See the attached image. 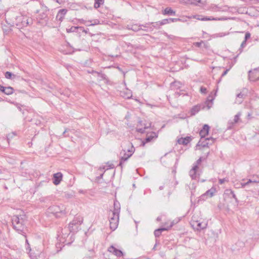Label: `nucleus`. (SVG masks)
<instances>
[{"instance_id":"f257e3e1","label":"nucleus","mask_w":259,"mask_h":259,"mask_svg":"<svg viewBox=\"0 0 259 259\" xmlns=\"http://www.w3.org/2000/svg\"><path fill=\"white\" fill-rule=\"evenodd\" d=\"M58 233L59 234H58V239L65 244H70L74 240V234L72 233L70 235L69 227L62 229L61 233Z\"/></svg>"},{"instance_id":"f03ea898","label":"nucleus","mask_w":259,"mask_h":259,"mask_svg":"<svg viewBox=\"0 0 259 259\" xmlns=\"http://www.w3.org/2000/svg\"><path fill=\"white\" fill-rule=\"evenodd\" d=\"M15 24L19 29H22L32 24V19L27 15H20L15 18Z\"/></svg>"},{"instance_id":"7ed1b4c3","label":"nucleus","mask_w":259,"mask_h":259,"mask_svg":"<svg viewBox=\"0 0 259 259\" xmlns=\"http://www.w3.org/2000/svg\"><path fill=\"white\" fill-rule=\"evenodd\" d=\"M12 223L14 229L19 233L23 232L25 228L24 220L22 217L14 215L12 219Z\"/></svg>"},{"instance_id":"20e7f679","label":"nucleus","mask_w":259,"mask_h":259,"mask_svg":"<svg viewBox=\"0 0 259 259\" xmlns=\"http://www.w3.org/2000/svg\"><path fill=\"white\" fill-rule=\"evenodd\" d=\"M82 222V217L79 215L75 217L68 226L70 232H77L78 229V226L81 225Z\"/></svg>"},{"instance_id":"39448f33","label":"nucleus","mask_w":259,"mask_h":259,"mask_svg":"<svg viewBox=\"0 0 259 259\" xmlns=\"http://www.w3.org/2000/svg\"><path fill=\"white\" fill-rule=\"evenodd\" d=\"M167 21L165 20H162L160 21L156 22H149L143 25L144 28H147L145 31L147 32L152 31L153 30V28L159 29L161 25L165 24V22Z\"/></svg>"},{"instance_id":"423d86ee","label":"nucleus","mask_w":259,"mask_h":259,"mask_svg":"<svg viewBox=\"0 0 259 259\" xmlns=\"http://www.w3.org/2000/svg\"><path fill=\"white\" fill-rule=\"evenodd\" d=\"M63 207V206H62V208L60 206L58 205L51 206L48 208L47 213H52L57 218L60 217L61 214H65V210Z\"/></svg>"},{"instance_id":"0eeeda50","label":"nucleus","mask_w":259,"mask_h":259,"mask_svg":"<svg viewBox=\"0 0 259 259\" xmlns=\"http://www.w3.org/2000/svg\"><path fill=\"white\" fill-rule=\"evenodd\" d=\"M49 10L47 6L44 5H41V9L40 10H37L36 12V13H39L37 19L39 20H43L46 23L48 22L49 19L47 12Z\"/></svg>"},{"instance_id":"6e6552de","label":"nucleus","mask_w":259,"mask_h":259,"mask_svg":"<svg viewBox=\"0 0 259 259\" xmlns=\"http://www.w3.org/2000/svg\"><path fill=\"white\" fill-rule=\"evenodd\" d=\"M135 151V148L133 146H132L131 149L127 150L128 153H125V151L124 150V154L120 159V161L118 165L121 166V168L122 167V163L123 162L126 161L134 153Z\"/></svg>"},{"instance_id":"1a4fd4ad","label":"nucleus","mask_w":259,"mask_h":259,"mask_svg":"<svg viewBox=\"0 0 259 259\" xmlns=\"http://www.w3.org/2000/svg\"><path fill=\"white\" fill-rule=\"evenodd\" d=\"M151 123L150 122L147 124L145 122L143 123L142 120H139L136 131L138 133L143 134L145 133V130L148 129L151 126Z\"/></svg>"},{"instance_id":"9d476101","label":"nucleus","mask_w":259,"mask_h":259,"mask_svg":"<svg viewBox=\"0 0 259 259\" xmlns=\"http://www.w3.org/2000/svg\"><path fill=\"white\" fill-rule=\"evenodd\" d=\"M214 141L215 139L212 137L207 138L204 140L201 138L197 145L201 146L203 147H208V145L212 144Z\"/></svg>"},{"instance_id":"9b49d317","label":"nucleus","mask_w":259,"mask_h":259,"mask_svg":"<svg viewBox=\"0 0 259 259\" xmlns=\"http://www.w3.org/2000/svg\"><path fill=\"white\" fill-rule=\"evenodd\" d=\"M248 77L250 80L254 81L259 79V68L249 71Z\"/></svg>"},{"instance_id":"f8f14e48","label":"nucleus","mask_w":259,"mask_h":259,"mask_svg":"<svg viewBox=\"0 0 259 259\" xmlns=\"http://www.w3.org/2000/svg\"><path fill=\"white\" fill-rule=\"evenodd\" d=\"M114 217L117 216L116 225L114 226V230L117 228L119 220L120 204L118 202L114 200Z\"/></svg>"},{"instance_id":"ddd939ff","label":"nucleus","mask_w":259,"mask_h":259,"mask_svg":"<svg viewBox=\"0 0 259 259\" xmlns=\"http://www.w3.org/2000/svg\"><path fill=\"white\" fill-rule=\"evenodd\" d=\"M198 169V166H197V164H195L193 166L192 168L190 170L189 175L192 179H196L198 178V176L199 175Z\"/></svg>"},{"instance_id":"4468645a","label":"nucleus","mask_w":259,"mask_h":259,"mask_svg":"<svg viewBox=\"0 0 259 259\" xmlns=\"http://www.w3.org/2000/svg\"><path fill=\"white\" fill-rule=\"evenodd\" d=\"M119 95L125 99H130L132 96V93L131 90L125 89L119 92Z\"/></svg>"},{"instance_id":"2eb2a0df","label":"nucleus","mask_w":259,"mask_h":259,"mask_svg":"<svg viewBox=\"0 0 259 259\" xmlns=\"http://www.w3.org/2000/svg\"><path fill=\"white\" fill-rule=\"evenodd\" d=\"M62 173L60 172L54 174L53 175V183L56 185L59 184L62 181Z\"/></svg>"},{"instance_id":"dca6fc26","label":"nucleus","mask_w":259,"mask_h":259,"mask_svg":"<svg viewBox=\"0 0 259 259\" xmlns=\"http://www.w3.org/2000/svg\"><path fill=\"white\" fill-rule=\"evenodd\" d=\"M215 190V189L213 188L207 190L205 193H204L200 196L201 199L202 200H204L208 197H211L213 195Z\"/></svg>"},{"instance_id":"f3484780","label":"nucleus","mask_w":259,"mask_h":259,"mask_svg":"<svg viewBox=\"0 0 259 259\" xmlns=\"http://www.w3.org/2000/svg\"><path fill=\"white\" fill-rule=\"evenodd\" d=\"M67 10L65 9H62L58 11L56 19L60 22H62L66 15Z\"/></svg>"},{"instance_id":"a211bd4d","label":"nucleus","mask_w":259,"mask_h":259,"mask_svg":"<svg viewBox=\"0 0 259 259\" xmlns=\"http://www.w3.org/2000/svg\"><path fill=\"white\" fill-rule=\"evenodd\" d=\"M209 126L207 124L203 125V128L199 132V135L201 139H203L208 134Z\"/></svg>"},{"instance_id":"6ab92c4d","label":"nucleus","mask_w":259,"mask_h":259,"mask_svg":"<svg viewBox=\"0 0 259 259\" xmlns=\"http://www.w3.org/2000/svg\"><path fill=\"white\" fill-rule=\"evenodd\" d=\"M157 137V134L155 132H152L149 135H147L145 141L142 142V145L144 146L146 143L150 142L152 140L153 138H156Z\"/></svg>"},{"instance_id":"aec40b11","label":"nucleus","mask_w":259,"mask_h":259,"mask_svg":"<svg viewBox=\"0 0 259 259\" xmlns=\"http://www.w3.org/2000/svg\"><path fill=\"white\" fill-rule=\"evenodd\" d=\"M143 25H138V24L127 25V28L129 30H132L135 32L138 31L140 30H143L145 31L146 29L142 28V27H143Z\"/></svg>"},{"instance_id":"412c9836","label":"nucleus","mask_w":259,"mask_h":259,"mask_svg":"<svg viewBox=\"0 0 259 259\" xmlns=\"http://www.w3.org/2000/svg\"><path fill=\"white\" fill-rule=\"evenodd\" d=\"M192 140L191 137H186L185 138H181L178 140V143L179 144H182L184 145H187Z\"/></svg>"},{"instance_id":"4be33fe9","label":"nucleus","mask_w":259,"mask_h":259,"mask_svg":"<svg viewBox=\"0 0 259 259\" xmlns=\"http://www.w3.org/2000/svg\"><path fill=\"white\" fill-rule=\"evenodd\" d=\"M173 225H174V223H172L170 225V226L168 228H161L156 229V230H155V231L154 232L155 236L156 237H158L160 236V235H161L162 231L167 230L168 229H169V228L172 227Z\"/></svg>"},{"instance_id":"5701e85b","label":"nucleus","mask_w":259,"mask_h":259,"mask_svg":"<svg viewBox=\"0 0 259 259\" xmlns=\"http://www.w3.org/2000/svg\"><path fill=\"white\" fill-rule=\"evenodd\" d=\"M164 15L174 16L176 15V12L173 11L170 7L166 8L162 12Z\"/></svg>"},{"instance_id":"b1692460","label":"nucleus","mask_w":259,"mask_h":259,"mask_svg":"<svg viewBox=\"0 0 259 259\" xmlns=\"http://www.w3.org/2000/svg\"><path fill=\"white\" fill-rule=\"evenodd\" d=\"M196 224H193V226L196 225L197 228L196 229L197 230H201L204 229L206 227L207 224L203 222H199L198 221H197L195 222Z\"/></svg>"},{"instance_id":"393cba45","label":"nucleus","mask_w":259,"mask_h":259,"mask_svg":"<svg viewBox=\"0 0 259 259\" xmlns=\"http://www.w3.org/2000/svg\"><path fill=\"white\" fill-rule=\"evenodd\" d=\"M201 109L200 105H196L192 107V108L190 110V114L191 116L195 115L197 113H198Z\"/></svg>"},{"instance_id":"a878e982","label":"nucleus","mask_w":259,"mask_h":259,"mask_svg":"<svg viewBox=\"0 0 259 259\" xmlns=\"http://www.w3.org/2000/svg\"><path fill=\"white\" fill-rule=\"evenodd\" d=\"M245 96V94H243L241 92L240 93H238L237 95V99L235 101V103H236L237 104H241L242 102L243 99L244 98Z\"/></svg>"},{"instance_id":"bb28decb","label":"nucleus","mask_w":259,"mask_h":259,"mask_svg":"<svg viewBox=\"0 0 259 259\" xmlns=\"http://www.w3.org/2000/svg\"><path fill=\"white\" fill-rule=\"evenodd\" d=\"M225 195H228L230 197H232L235 199L236 202H238L237 198L236 196V195L235 194L234 191H232L231 190H226L225 193Z\"/></svg>"},{"instance_id":"cd10ccee","label":"nucleus","mask_w":259,"mask_h":259,"mask_svg":"<svg viewBox=\"0 0 259 259\" xmlns=\"http://www.w3.org/2000/svg\"><path fill=\"white\" fill-rule=\"evenodd\" d=\"M5 76L7 79H14L16 77H18L19 76L16 75V74H14L12 73L11 72L7 71L5 74Z\"/></svg>"},{"instance_id":"c85d7f7f","label":"nucleus","mask_w":259,"mask_h":259,"mask_svg":"<svg viewBox=\"0 0 259 259\" xmlns=\"http://www.w3.org/2000/svg\"><path fill=\"white\" fill-rule=\"evenodd\" d=\"M95 76L97 77V79L99 81L103 80H107L106 79V76L102 73H101L99 72H95Z\"/></svg>"},{"instance_id":"c756f323","label":"nucleus","mask_w":259,"mask_h":259,"mask_svg":"<svg viewBox=\"0 0 259 259\" xmlns=\"http://www.w3.org/2000/svg\"><path fill=\"white\" fill-rule=\"evenodd\" d=\"M80 29L81 30H82L83 28L82 27H79V26H72L70 28L67 29V32H76L78 29Z\"/></svg>"},{"instance_id":"7c9ffc66","label":"nucleus","mask_w":259,"mask_h":259,"mask_svg":"<svg viewBox=\"0 0 259 259\" xmlns=\"http://www.w3.org/2000/svg\"><path fill=\"white\" fill-rule=\"evenodd\" d=\"M107 165L103 166V167H100L99 170L102 171L103 170H104V171H105L106 170L112 168L113 167L112 166V164H109V162L107 163Z\"/></svg>"},{"instance_id":"2f4dec72","label":"nucleus","mask_w":259,"mask_h":259,"mask_svg":"<svg viewBox=\"0 0 259 259\" xmlns=\"http://www.w3.org/2000/svg\"><path fill=\"white\" fill-rule=\"evenodd\" d=\"M26 243L28 244V247L26 248V250L29 249V256L32 259H36V256H37L36 254H32V253L30 252V251H31V248L30 247L29 244L28 243L27 240H26Z\"/></svg>"},{"instance_id":"473e14b6","label":"nucleus","mask_w":259,"mask_h":259,"mask_svg":"<svg viewBox=\"0 0 259 259\" xmlns=\"http://www.w3.org/2000/svg\"><path fill=\"white\" fill-rule=\"evenodd\" d=\"M114 255L117 257H120L123 256L124 253L120 250H118L114 247Z\"/></svg>"},{"instance_id":"72a5a7b5","label":"nucleus","mask_w":259,"mask_h":259,"mask_svg":"<svg viewBox=\"0 0 259 259\" xmlns=\"http://www.w3.org/2000/svg\"><path fill=\"white\" fill-rule=\"evenodd\" d=\"M95 1L94 7L96 9L99 8L104 3V0H95Z\"/></svg>"},{"instance_id":"f704fd0d","label":"nucleus","mask_w":259,"mask_h":259,"mask_svg":"<svg viewBox=\"0 0 259 259\" xmlns=\"http://www.w3.org/2000/svg\"><path fill=\"white\" fill-rule=\"evenodd\" d=\"M14 92V89L11 87L6 88L5 94L7 95H11Z\"/></svg>"},{"instance_id":"c9c22d12","label":"nucleus","mask_w":259,"mask_h":259,"mask_svg":"<svg viewBox=\"0 0 259 259\" xmlns=\"http://www.w3.org/2000/svg\"><path fill=\"white\" fill-rule=\"evenodd\" d=\"M212 101V99H209L208 98L207 100L205 102V104L207 106V109H209L211 107L213 104Z\"/></svg>"},{"instance_id":"e433bc0d","label":"nucleus","mask_w":259,"mask_h":259,"mask_svg":"<svg viewBox=\"0 0 259 259\" xmlns=\"http://www.w3.org/2000/svg\"><path fill=\"white\" fill-rule=\"evenodd\" d=\"M164 20H167L166 22H165V24L167 23H169L170 22H176L177 21H180L181 20L179 18H168V19H165Z\"/></svg>"},{"instance_id":"4c0bfd02","label":"nucleus","mask_w":259,"mask_h":259,"mask_svg":"<svg viewBox=\"0 0 259 259\" xmlns=\"http://www.w3.org/2000/svg\"><path fill=\"white\" fill-rule=\"evenodd\" d=\"M203 45L204 48H206V45L204 44V41L201 40L200 42H196L193 44V45L197 47H201L202 45Z\"/></svg>"},{"instance_id":"58836bf2","label":"nucleus","mask_w":259,"mask_h":259,"mask_svg":"<svg viewBox=\"0 0 259 259\" xmlns=\"http://www.w3.org/2000/svg\"><path fill=\"white\" fill-rule=\"evenodd\" d=\"M180 84H180V82L175 81V82L171 83V88L172 89H175V87L177 89H179L180 88Z\"/></svg>"},{"instance_id":"ea45409f","label":"nucleus","mask_w":259,"mask_h":259,"mask_svg":"<svg viewBox=\"0 0 259 259\" xmlns=\"http://www.w3.org/2000/svg\"><path fill=\"white\" fill-rule=\"evenodd\" d=\"M241 115V113L240 112L238 113L235 116L234 118V121L232 123H236L238 122L240 116Z\"/></svg>"},{"instance_id":"a19ab883","label":"nucleus","mask_w":259,"mask_h":259,"mask_svg":"<svg viewBox=\"0 0 259 259\" xmlns=\"http://www.w3.org/2000/svg\"><path fill=\"white\" fill-rule=\"evenodd\" d=\"M201 21H210V20H217V18H214L212 17H204L203 19H201Z\"/></svg>"},{"instance_id":"79ce46f5","label":"nucleus","mask_w":259,"mask_h":259,"mask_svg":"<svg viewBox=\"0 0 259 259\" xmlns=\"http://www.w3.org/2000/svg\"><path fill=\"white\" fill-rule=\"evenodd\" d=\"M109 212H112V216L110 217V219L109 220V221H110V227L111 229H112V227L111 226V224H112V221L113 220V211H112L111 209H109Z\"/></svg>"},{"instance_id":"37998d69","label":"nucleus","mask_w":259,"mask_h":259,"mask_svg":"<svg viewBox=\"0 0 259 259\" xmlns=\"http://www.w3.org/2000/svg\"><path fill=\"white\" fill-rule=\"evenodd\" d=\"M195 18V19H196L197 20H201V19H203V17L200 15H193L192 16L189 17V18Z\"/></svg>"},{"instance_id":"c03bdc74","label":"nucleus","mask_w":259,"mask_h":259,"mask_svg":"<svg viewBox=\"0 0 259 259\" xmlns=\"http://www.w3.org/2000/svg\"><path fill=\"white\" fill-rule=\"evenodd\" d=\"M258 182V181H256V180H253L249 179L246 183H244L243 184H242V186H245L248 185V184H249L250 183H257Z\"/></svg>"},{"instance_id":"a18cd8bd","label":"nucleus","mask_w":259,"mask_h":259,"mask_svg":"<svg viewBox=\"0 0 259 259\" xmlns=\"http://www.w3.org/2000/svg\"><path fill=\"white\" fill-rule=\"evenodd\" d=\"M200 91L202 94H205L207 93V89L204 87H201L200 89Z\"/></svg>"},{"instance_id":"49530a36","label":"nucleus","mask_w":259,"mask_h":259,"mask_svg":"<svg viewBox=\"0 0 259 259\" xmlns=\"http://www.w3.org/2000/svg\"><path fill=\"white\" fill-rule=\"evenodd\" d=\"M246 45V41L244 40L242 41V42L241 43V46H240L241 48L239 49V50H240V52H242V48H243L244 47H245Z\"/></svg>"},{"instance_id":"de8ad7c7","label":"nucleus","mask_w":259,"mask_h":259,"mask_svg":"<svg viewBox=\"0 0 259 259\" xmlns=\"http://www.w3.org/2000/svg\"><path fill=\"white\" fill-rule=\"evenodd\" d=\"M226 35H227V34L226 33L221 32V33L215 34L214 36L215 37H223Z\"/></svg>"},{"instance_id":"09e8293b","label":"nucleus","mask_w":259,"mask_h":259,"mask_svg":"<svg viewBox=\"0 0 259 259\" xmlns=\"http://www.w3.org/2000/svg\"><path fill=\"white\" fill-rule=\"evenodd\" d=\"M250 37V34L249 32H246L245 35V39L244 40H247L248 38Z\"/></svg>"},{"instance_id":"8fccbe9b","label":"nucleus","mask_w":259,"mask_h":259,"mask_svg":"<svg viewBox=\"0 0 259 259\" xmlns=\"http://www.w3.org/2000/svg\"><path fill=\"white\" fill-rule=\"evenodd\" d=\"M70 131V129H68V128H66V129H65V130L64 131V132L63 133V135L64 137H68L69 136H68V135H66V134L67 133H68V132L69 131Z\"/></svg>"},{"instance_id":"3c124183","label":"nucleus","mask_w":259,"mask_h":259,"mask_svg":"<svg viewBox=\"0 0 259 259\" xmlns=\"http://www.w3.org/2000/svg\"><path fill=\"white\" fill-rule=\"evenodd\" d=\"M227 180L225 178L219 179V183L220 184H223V183H224L225 182H227Z\"/></svg>"},{"instance_id":"603ef678","label":"nucleus","mask_w":259,"mask_h":259,"mask_svg":"<svg viewBox=\"0 0 259 259\" xmlns=\"http://www.w3.org/2000/svg\"><path fill=\"white\" fill-rule=\"evenodd\" d=\"M6 88V87H4V86H3V85H0V91H1L2 92H3V93H4V94H5Z\"/></svg>"},{"instance_id":"864d4df0","label":"nucleus","mask_w":259,"mask_h":259,"mask_svg":"<svg viewBox=\"0 0 259 259\" xmlns=\"http://www.w3.org/2000/svg\"><path fill=\"white\" fill-rule=\"evenodd\" d=\"M6 88V87H4V86H3V85H0V91H1L2 92H3V93H4V94H5Z\"/></svg>"},{"instance_id":"5fc2aeb1","label":"nucleus","mask_w":259,"mask_h":259,"mask_svg":"<svg viewBox=\"0 0 259 259\" xmlns=\"http://www.w3.org/2000/svg\"><path fill=\"white\" fill-rule=\"evenodd\" d=\"M108 251L110 252H112L113 251V244L110 245V246L108 249Z\"/></svg>"},{"instance_id":"6e6d98bb","label":"nucleus","mask_w":259,"mask_h":259,"mask_svg":"<svg viewBox=\"0 0 259 259\" xmlns=\"http://www.w3.org/2000/svg\"><path fill=\"white\" fill-rule=\"evenodd\" d=\"M202 161V158L200 157L196 162L195 164H197V166H198V165L200 164V163Z\"/></svg>"},{"instance_id":"4d7b16f0","label":"nucleus","mask_w":259,"mask_h":259,"mask_svg":"<svg viewBox=\"0 0 259 259\" xmlns=\"http://www.w3.org/2000/svg\"><path fill=\"white\" fill-rule=\"evenodd\" d=\"M97 72L96 71H95L93 69H91L90 70H88V72L89 73H92V74H94L95 75V72Z\"/></svg>"},{"instance_id":"13d9d810","label":"nucleus","mask_w":259,"mask_h":259,"mask_svg":"<svg viewBox=\"0 0 259 259\" xmlns=\"http://www.w3.org/2000/svg\"><path fill=\"white\" fill-rule=\"evenodd\" d=\"M114 68H117L119 71L121 72L122 73H123V74L124 75V72L122 71V70L121 69V68H120L119 66H117V67H115L114 66Z\"/></svg>"},{"instance_id":"bf43d9fd","label":"nucleus","mask_w":259,"mask_h":259,"mask_svg":"<svg viewBox=\"0 0 259 259\" xmlns=\"http://www.w3.org/2000/svg\"><path fill=\"white\" fill-rule=\"evenodd\" d=\"M229 70V69H226L225 71H224V72L222 74V76H224L225 75H226Z\"/></svg>"},{"instance_id":"052dcab7","label":"nucleus","mask_w":259,"mask_h":259,"mask_svg":"<svg viewBox=\"0 0 259 259\" xmlns=\"http://www.w3.org/2000/svg\"><path fill=\"white\" fill-rule=\"evenodd\" d=\"M165 35L169 38L172 39L174 37V36L172 35H169L167 34V33H165Z\"/></svg>"},{"instance_id":"680f3d73","label":"nucleus","mask_w":259,"mask_h":259,"mask_svg":"<svg viewBox=\"0 0 259 259\" xmlns=\"http://www.w3.org/2000/svg\"><path fill=\"white\" fill-rule=\"evenodd\" d=\"M180 95V93L179 92H176V93H175V96L176 97H177L179 96Z\"/></svg>"},{"instance_id":"e2e57ef3","label":"nucleus","mask_w":259,"mask_h":259,"mask_svg":"<svg viewBox=\"0 0 259 259\" xmlns=\"http://www.w3.org/2000/svg\"><path fill=\"white\" fill-rule=\"evenodd\" d=\"M156 220L157 221H160L161 220V218L160 217H158L157 218Z\"/></svg>"},{"instance_id":"0e129e2a","label":"nucleus","mask_w":259,"mask_h":259,"mask_svg":"<svg viewBox=\"0 0 259 259\" xmlns=\"http://www.w3.org/2000/svg\"><path fill=\"white\" fill-rule=\"evenodd\" d=\"M54 1H55L56 3L60 4V2L59 0H54Z\"/></svg>"},{"instance_id":"69168bd1","label":"nucleus","mask_w":259,"mask_h":259,"mask_svg":"<svg viewBox=\"0 0 259 259\" xmlns=\"http://www.w3.org/2000/svg\"><path fill=\"white\" fill-rule=\"evenodd\" d=\"M163 189V186H160V187H159V189H160V190H162Z\"/></svg>"},{"instance_id":"338daca9","label":"nucleus","mask_w":259,"mask_h":259,"mask_svg":"<svg viewBox=\"0 0 259 259\" xmlns=\"http://www.w3.org/2000/svg\"><path fill=\"white\" fill-rule=\"evenodd\" d=\"M79 192L80 193H82L83 192V190H79Z\"/></svg>"},{"instance_id":"774afa93","label":"nucleus","mask_w":259,"mask_h":259,"mask_svg":"<svg viewBox=\"0 0 259 259\" xmlns=\"http://www.w3.org/2000/svg\"><path fill=\"white\" fill-rule=\"evenodd\" d=\"M103 173H102V174H100V178H102V176H103Z\"/></svg>"}]
</instances>
